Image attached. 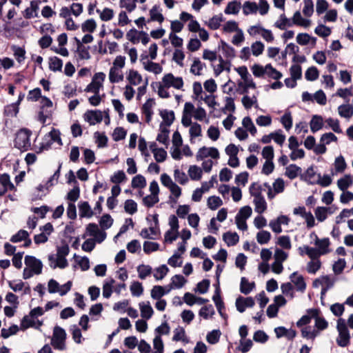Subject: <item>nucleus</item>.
Returning <instances> with one entry per match:
<instances>
[{
	"label": "nucleus",
	"instance_id": "nucleus-12",
	"mask_svg": "<svg viewBox=\"0 0 353 353\" xmlns=\"http://www.w3.org/2000/svg\"><path fill=\"white\" fill-rule=\"evenodd\" d=\"M285 181L283 179H276L272 183V186H269L268 192V199H272L276 194L282 193L285 190Z\"/></svg>",
	"mask_w": 353,
	"mask_h": 353
},
{
	"label": "nucleus",
	"instance_id": "nucleus-25",
	"mask_svg": "<svg viewBox=\"0 0 353 353\" xmlns=\"http://www.w3.org/2000/svg\"><path fill=\"white\" fill-rule=\"evenodd\" d=\"M14 188L10 181V176L7 174L0 175V196L3 195L8 190Z\"/></svg>",
	"mask_w": 353,
	"mask_h": 353
},
{
	"label": "nucleus",
	"instance_id": "nucleus-3",
	"mask_svg": "<svg viewBox=\"0 0 353 353\" xmlns=\"http://www.w3.org/2000/svg\"><path fill=\"white\" fill-rule=\"evenodd\" d=\"M234 70L241 77V80L237 82L240 93H248L249 89H256V83L254 82L246 66L242 65L235 68Z\"/></svg>",
	"mask_w": 353,
	"mask_h": 353
},
{
	"label": "nucleus",
	"instance_id": "nucleus-53",
	"mask_svg": "<svg viewBox=\"0 0 353 353\" xmlns=\"http://www.w3.org/2000/svg\"><path fill=\"white\" fill-rule=\"evenodd\" d=\"M334 166L335 173H343L345 170L347 168V163L342 155H339L335 159Z\"/></svg>",
	"mask_w": 353,
	"mask_h": 353
},
{
	"label": "nucleus",
	"instance_id": "nucleus-60",
	"mask_svg": "<svg viewBox=\"0 0 353 353\" xmlns=\"http://www.w3.org/2000/svg\"><path fill=\"white\" fill-rule=\"evenodd\" d=\"M168 139H169V130L164 126L163 125H160V133L158 134L157 140L163 144L167 145L168 144Z\"/></svg>",
	"mask_w": 353,
	"mask_h": 353
},
{
	"label": "nucleus",
	"instance_id": "nucleus-24",
	"mask_svg": "<svg viewBox=\"0 0 353 353\" xmlns=\"http://www.w3.org/2000/svg\"><path fill=\"white\" fill-rule=\"evenodd\" d=\"M290 279L291 282L295 285L296 290L304 292L306 288V283L302 275L298 274L296 272H293Z\"/></svg>",
	"mask_w": 353,
	"mask_h": 353
},
{
	"label": "nucleus",
	"instance_id": "nucleus-32",
	"mask_svg": "<svg viewBox=\"0 0 353 353\" xmlns=\"http://www.w3.org/2000/svg\"><path fill=\"white\" fill-rule=\"evenodd\" d=\"M353 184V178L349 174H345L337 181V187L343 192L347 190Z\"/></svg>",
	"mask_w": 353,
	"mask_h": 353
},
{
	"label": "nucleus",
	"instance_id": "nucleus-30",
	"mask_svg": "<svg viewBox=\"0 0 353 353\" xmlns=\"http://www.w3.org/2000/svg\"><path fill=\"white\" fill-rule=\"evenodd\" d=\"M170 291V288L167 287H163L161 285H154L150 292V296L153 299H161V297L168 294Z\"/></svg>",
	"mask_w": 353,
	"mask_h": 353
},
{
	"label": "nucleus",
	"instance_id": "nucleus-10",
	"mask_svg": "<svg viewBox=\"0 0 353 353\" xmlns=\"http://www.w3.org/2000/svg\"><path fill=\"white\" fill-rule=\"evenodd\" d=\"M83 118L90 125H94L101 122L103 119V112L99 110H87L83 114Z\"/></svg>",
	"mask_w": 353,
	"mask_h": 353
},
{
	"label": "nucleus",
	"instance_id": "nucleus-51",
	"mask_svg": "<svg viewBox=\"0 0 353 353\" xmlns=\"http://www.w3.org/2000/svg\"><path fill=\"white\" fill-rule=\"evenodd\" d=\"M319 334V331L311 326H305L301 330L302 336L307 339L314 340Z\"/></svg>",
	"mask_w": 353,
	"mask_h": 353
},
{
	"label": "nucleus",
	"instance_id": "nucleus-44",
	"mask_svg": "<svg viewBox=\"0 0 353 353\" xmlns=\"http://www.w3.org/2000/svg\"><path fill=\"white\" fill-rule=\"evenodd\" d=\"M115 283L112 278H108L104 281L103 285V296L105 299L110 297L112 293V288Z\"/></svg>",
	"mask_w": 353,
	"mask_h": 353
},
{
	"label": "nucleus",
	"instance_id": "nucleus-13",
	"mask_svg": "<svg viewBox=\"0 0 353 353\" xmlns=\"http://www.w3.org/2000/svg\"><path fill=\"white\" fill-rule=\"evenodd\" d=\"M319 313L320 312L317 309H310L308 310V314L315 320L316 330H318L319 332L326 329L328 325L327 321L323 317L321 316Z\"/></svg>",
	"mask_w": 353,
	"mask_h": 353
},
{
	"label": "nucleus",
	"instance_id": "nucleus-29",
	"mask_svg": "<svg viewBox=\"0 0 353 353\" xmlns=\"http://www.w3.org/2000/svg\"><path fill=\"white\" fill-rule=\"evenodd\" d=\"M150 19L148 21H157L159 23H162L165 19L160 7L157 5H154L149 11Z\"/></svg>",
	"mask_w": 353,
	"mask_h": 353
},
{
	"label": "nucleus",
	"instance_id": "nucleus-41",
	"mask_svg": "<svg viewBox=\"0 0 353 353\" xmlns=\"http://www.w3.org/2000/svg\"><path fill=\"white\" fill-rule=\"evenodd\" d=\"M8 283L9 287L14 292H19L24 289V292L26 294L30 291L29 286H26L25 283L21 280L9 281Z\"/></svg>",
	"mask_w": 353,
	"mask_h": 353
},
{
	"label": "nucleus",
	"instance_id": "nucleus-1",
	"mask_svg": "<svg viewBox=\"0 0 353 353\" xmlns=\"http://www.w3.org/2000/svg\"><path fill=\"white\" fill-rule=\"evenodd\" d=\"M183 87L184 81L181 77H176L171 72L166 73L157 83V94L161 98L168 99L170 97V88L183 90Z\"/></svg>",
	"mask_w": 353,
	"mask_h": 353
},
{
	"label": "nucleus",
	"instance_id": "nucleus-33",
	"mask_svg": "<svg viewBox=\"0 0 353 353\" xmlns=\"http://www.w3.org/2000/svg\"><path fill=\"white\" fill-rule=\"evenodd\" d=\"M274 26L279 30H284L288 28L293 26V24L292 23V19H289L285 16V14H282L275 21Z\"/></svg>",
	"mask_w": 353,
	"mask_h": 353
},
{
	"label": "nucleus",
	"instance_id": "nucleus-16",
	"mask_svg": "<svg viewBox=\"0 0 353 353\" xmlns=\"http://www.w3.org/2000/svg\"><path fill=\"white\" fill-rule=\"evenodd\" d=\"M42 321L36 319L30 315L25 316L21 322V329L24 330L29 327H34L39 330L42 325Z\"/></svg>",
	"mask_w": 353,
	"mask_h": 353
},
{
	"label": "nucleus",
	"instance_id": "nucleus-39",
	"mask_svg": "<svg viewBox=\"0 0 353 353\" xmlns=\"http://www.w3.org/2000/svg\"><path fill=\"white\" fill-rule=\"evenodd\" d=\"M253 203L254 205V211L259 214H261L267 210L268 205L263 196L254 198Z\"/></svg>",
	"mask_w": 353,
	"mask_h": 353
},
{
	"label": "nucleus",
	"instance_id": "nucleus-55",
	"mask_svg": "<svg viewBox=\"0 0 353 353\" xmlns=\"http://www.w3.org/2000/svg\"><path fill=\"white\" fill-rule=\"evenodd\" d=\"M137 270L139 278L141 280H144L152 274V268L149 265L141 264L137 267Z\"/></svg>",
	"mask_w": 353,
	"mask_h": 353
},
{
	"label": "nucleus",
	"instance_id": "nucleus-38",
	"mask_svg": "<svg viewBox=\"0 0 353 353\" xmlns=\"http://www.w3.org/2000/svg\"><path fill=\"white\" fill-rule=\"evenodd\" d=\"M310 126L311 131L314 133L323 127V119L320 115H313L310 122Z\"/></svg>",
	"mask_w": 353,
	"mask_h": 353
},
{
	"label": "nucleus",
	"instance_id": "nucleus-46",
	"mask_svg": "<svg viewBox=\"0 0 353 353\" xmlns=\"http://www.w3.org/2000/svg\"><path fill=\"white\" fill-rule=\"evenodd\" d=\"M241 4L238 1H232L228 3L224 12L226 14H237L240 11Z\"/></svg>",
	"mask_w": 353,
	"mask_h": 353
},
{
	"label": "nucleus",
	"instance_id": "nucleus-45",
	"mask_svg": "<svg viewBox=\"0 0 353 353\" xmlns=\"http://www.w3.org/2000/svg\"><path fill=\"white\" fill-rule=\"evenodd\" d=\"M11 50L17 62L20 64L23 63L26 59L25 49L17 46H12Z\"/></svg>",
	"mask_w": 353,
	"mask_h": 353
},
{
	"label": "nucleus",
	"instance_id": "nucleus-23",
	"mask_svg": "<svg viewBox=\"0 0 353 353\" xmlns=\"http://www.w3.org/2000/svg\"><path fill=\"white\" fill-rule=\"evenodd\" d=\"M146 0H119L120 8L124 9L128 12H132L137 8V3H144Z\"/></svg>",
	"mask_w": 353,
	"mask_h": 353
},
{
	"label": "nucleus",
	"instance_id": "nucleus-57",
	"mask_svg": "<svg viewBox=\"0 0 353 353\" xmlns=\"http://www.w3.org/2000/svg\"><path fill=\"white\" fill-rule=\"evenodd\" d=\"M185 55L182 49L176 48L174 50L172 54V61H174L179 66L183 67Z\"/></svg>",
	"mask_w": 353,
	"mask_h": 353
},
{
	"label": "nucleus",
	"instance_id": "nucleus-17",
	"mask_svg": "<svg viewBox=\"0 0 353 353\" xmlns=\"http://www.w3.org/2000/svg\"><path fill=\"white\" fill-rule=\"evenodd\" d=\"M292 19L293 26H301L303 28H308L312 24V21L309 19L304 18L299 10L296 11Z\"/></svg>",
	"mask_w": 353,
	"mask_h": 353
},
{
	"label": "nucleus",
	"instance_id": "nucleus-36",
	"mask_svg": "<svg viewBox=\"0 0 353 353\" xmlns=\"http://www.w3.org/2000/svg\"><path fill=\"white\" fill-rule=\"evenodd\" d=\"M205 66V63H202L199 58H194L190 72L195 76H201Z\"/></svg>",
	"mask_w": 353,
	"mask_h": 353
},
{
	"label": "nucleus",
	"instance_id": "nucleus-64",
	"mask_svg": "<svg viewBox=\"0 0 353 353\" xmlns=\"http://www.w3.org/2000/svg\"><path fill=\"white\" fill-rule=\"evenodd\" d=\"M215 314V311L212 305H208L202 307L199 312V315L204 319H208L212 318Z\"/></svg>",
	"mask_w": 353,
	"mask_h": 353
},
{
	"label": "nucleus",
	"instance_id": "nucleus-9",
	"mask_svg": "<svg viewBox=\"0 0 353 353\" xmlns=\"http://www.w3.org/2000/svg\"><path fill=\"white\" fill-rule=\"evenodd\" d=\"M219 157V152L218 149L214 147L203 146L198 150L196 154L197 161H202L208 157H210L212 160H218Z\"/></svg>",
	"mask_w": 353,
	"mask_h": 353
},
{
	"label": "nucleus",
	"instance_id": "nucleus-37",
	"mask_svg": "<svg viewBox=\"0 0 353 353\" xmlns=\"http://www.w3.org/2000/svg\"><path fill=\"white\" fill-rule=\"evenodd\" d=\"M154 104L152 99H148L142 106V112L145 116V121L149 123L151 121L153 114L152 107Z\"/></svg>",
	"mask_w": 353,
	"mask_h": 353
},
{
	"label": "nucleus",
	"instance_id": "nucleus-18",
	"mask_svg": "<svg viewBox=\"0 0 353 353\" xmlns=\"http://www.w3.org/2000/svg\"><path fill=\"white\" fill-rule=\"evenodd\" d=\"M214 73L218 77L223 71L229 72L230 71L231 63L228 60H224L221 57L219 58V63L212 65Z\"/></svg>",
	"mask_w": 353,
	"mask_h": 353
},
{
	"label": "nucleus",
	"instance_id": "nucleus-19",
	"mask_svg": "<svg viewBox=\"0 0 353 353\" xmlns=\"http://www.w3.org/2000/svg\"><path fill=\"white\" fill-rule=\"evenodd\" d=\"M314 245L321 255L326 254L330 252L329 248L330 242L328 238L319 239L316 234Z\"/></svg>",
	"mask_w": 353,
	"mask_h": 353
},
{
	"label": "nucleus",
	"instance_id": "nucleus-4",
	"mask_svg": "<svg viewBox=\"0 0 353 353\" xmlns=\"http://www.w3.org/2000/svg\"><path fill=\"white\" fill-rule=\"evenodd\" d=\"M32 132L26 128L19 130L15 135L14 146L23 151H27L30 148V136Z\"/></svg>",
	"mask_w": 353,
	"mask_h": 353
},
{
	"label": "nucleus",
	"instance_id": "nucleus-63",
	"mask_svg": "<svg viewBox=\"0 0 353 353\" xmlns=\"http://www.w3.org/2000/svg\"><path fill=\"white\" fill-rule=\"evenodd\" d=\"M76 263L79 265L82 271H86L90 268V260L86 256H79L77 254L74 255Z\"/></svg>",
	"mask_w": 353,
	"mask_h": 353
},
{
	"label": "nucleus",
	"instance_id": "nucleus-50",
	"mask_svg": "<svg viewBox=\"0 0 353 353\" xmlns=\"http://www.w3.org/2000/svg\"><path fill=\"white\" fill-rule=\"evenodd\" d=\"M161 116L163 120L161 125L166 126L167 128L173 123L174 120V114L173 111L163 110L161 112Z\"/></svg>",
	"mask_w": 353,
	"mask_h": 353
},
{
	"label": "nucleus",
	"instance_id": "nucleus-26",
	"mask_svg": "<svg viewBox=\"0 0 353 353\" xmlns=\"http://www.w3.org/2000/svg\"><path fill=\"white\" fill-rule=\"evenodd\" d=\"M10 241L13 243L25 241L24 245L26 247L29 246L32 243L31 239L29 238V233L24 230H20L17 234L11 237Z\"/></svg>",
	"mask_w": 353,
	"mask_h": 353
},
{
	"label": "nucleus",
	"instance_id": "nucleus-35",
	"mask_svg": "<svg viewBox=\"0 0 353 353\" xmlns=\"http://www.w3.org/2000/svg\"><path fill=\"white\" fill-rule=\"evenodd\" d=\"M187 283V279H185L181 274H175L171 278V282L168 285V288L172 289H180L183 287V285Z\"/></svg>",
	"mask_w": 353,
	"mask_h": 353
},
{
	"label": "nucleus",
	"instance_id": "nucleus-21",
	"mask_svg": "<svg viewBox=\"0 0 353 353\" xmlns=\"http://www.w3.org/2000/svg\"><path fill=\"white\" fill-rule=\"evenodd\" d=\"M139 307L141 312V316L145 320L152 318L154 310L149 301H141L139 303Z\"/></svg>",
	"mask_w": 353,
	"mask_h": 353
},
{
	"label": "nucleus",
	"instance_id": "nucleus-40",
	"mask_svg": "<svg viewBox=\"0 0 353 353\" xmlns=\"http://www.w3.org/2000/svg\"><path fill=\"white\" fill-rule=\"evenodd\" d=\"M79 215L81 217L90 218L93 216V211L87 201H81L79 203Z\"/></svg>",
	"mask_w": 353,
	"mask_h": 353
},
{
	"label": "nucleus",
	"instance_id": "nucleus-34",
	"mask_svg": "<svg viewBox=\"0 0 353 353\" xmlns=\"http://www.w3.org/2000/svg\"><path fill=\"white\" fill-rule=\"evenodd\" d=\"M296 41L297 43L301 46H306L309 43L315 45L316 43V38L311 37L307 33H299L296 35Z\"/></svg>",
	"mask_w": 353,
	"mask_h": 353
},
{
	"label": "nucleus",
	"instance_id": "nucleus-49",
	"mask_svg": "<svg viewBox=\"0 0 353 353\" xmlns=\"http://www.w3.org/2000/svg\"><path fill=\"white\" fill-rule=\"evenodd\" d=\"M188 175L192 180L199 181L202 177V169L197 165H190L188 171Z\"/></svg>",
	"mask_w": 353,
	"mask_h": 353
},
{
	"label": "nucleus",
	"instance_id": "nucleus-54",
	"mask_svg": "<svg viewBox=\"0 0 353 353\" xmlns=\"http://www.w3.org/2000/svg\"><path fill=\"white\" fill-rule=\"evenodd\" d=\"M223 21L222 14H217L210 18L205 24L212 30H217L221 26V22Z\"/></svg>",
	"mask_w": 353,
	"mask_h": 353
},
{
	"label": "nucleus",
	"instance_id": "nucleus-61",
	"mask_svg": "<svg viewBox=\"0 0 353 353\" xmlns=\"http://www.w3.org/2000/svg\"><path fill=\"white\" fill-rule=\"evenodd\" d=\"M168 190L170 192V195L169 196L170 200L174 203H177L178 199L182 193L181 188L176 183H175L172 187L168 188Z\"/></svg>",
	"mask_w": 353,
	"mask_h": 353
},
{
	"label": "nucleus",
	"instance_id": "nucleus-27",
	"mask_svg": "<svg viewBox=\"0 0 353 353\" xmlns=\"http://www.w3.org/2000/svg\"><path fill=\"white\" fill-rule=\"evenodd\" d=\"M140 234L143 239H157L160 235V230L156 225L154 227L143 229Z\"/></svg>",
	"mask_w": 353,
	"mask_h": 353
},
{
	"label": "nucleus",
	"instance_id": "nucleus-22",
	"mask_svg": "<svg viewBox=\"0 0 353 353\" xmlns=\"http://www.w3.org/2000/svg\"><path fill=\"white\" fill-rule=\"evenodd\" d=\"M243 94L244 95L241 99V103L245 109L248 110L250 109L252 107H258V92H256V94H254L252 96H249L248 93Z\"/></svg>",
	"mask_w": 353,
	"mask_h": 353
},
{
	"label": "nucleus",
	"instance_id": "nucleus-43",
	"mask_svg": "<svg viewBox=\"0 0 353 353\" xmlns=\"http://www.w3.org/2000/svg\"><path fill=\"white\" fill-rule=\"evenodd\" d=\"M239 29V23L233 20L228 21L222 26V32L225 34L234 33Z\"/></svg>",
	"mask_w": 353,
	"mask_h": 353
},
{
	"label": "nucleus",
	"instance_id": "nucleus-20",
	"mask_svg": "<svg viewBox=\"0 0 353 353\" xmlns=\"http://www.w3.org/2000/svg\"><path fill=\"white\" fill-rule=\"evenodd\" d=\"M143 68L150 72L154 74H159L163 72V67L158 63L153 62L150 60H145L141 59Z\"/></svg>",
	"mask_w": 353,
	"mask_h": 353
},
{
	"label": "nucleus",
	"instance_id": "nucleus-31",
	"mask_svg": "<svg viewBox=\"0 0 353 353\" xmlns=\"http://www.w3.org/2000/svg\"><path fill=\"white\" fill-rule=\"evenodd\" d=\"M339 115L345 118L347 120H350L353 116V105L346 103L339 105L337 108Z\"/></svg>",
	"mask_w": 353,
	"mask_h": 353
},
{
	"label": "nucleus",
	"instance_id": "nucleus-8",
	"mask_svg": "<svg viewBox=\"0 0 353 353\" xmlns=\"http://www.w3.org/2000/svg\"><path fill=\"white\" fill-rule=\"evenodd\" d=\"M72 286V282L69 281L61 285L56 280L51 279L48 283V290L50 294L58 293L60 296L65 295Z\"/></svg>",
	"mask_w": 353,
	"mask_h": 353
},
{
	"label": "nucleus",
	"instance_id": "nucleus-6",
	"mask_svg": "<svg viewBox=\"0 0 353 353\" xmlns=\"http://www.w3.org/2000/svg\"><path fill=\"white\" fill-rule=\"evenodd\" d=\"M105 77V74L103 72L95 73L92 78L91 82L86 86L84 91L92 94H99L100 91L103 89Z\"/></svg>",
	"mask_w": 353,
	"mask_h": 353
},
{
	"label": "nucleus",
	"instance_id": "nucleus-7",
	"mask_svg": "<svg viewBox=\"0 0 353 353\" xmlns=\"http://www.w3.org/2000/svg\"><path fill=\"white\" fill-rule=\"evenodd\" d=\"M336 282V278L332 275H324L315 279L313 285L315 288H321V296H324L326 292L331 289Z\"/></svg>",
	"mask_w": 353,
	"mask_h": 353
},
{
	"label": "nucleus",
	"instance_id": "nucleus-52",
	"mask_svg": "<svg viewBox=\"0 0 353 353\" xmlns=\"http://www.w3.org/2000/svg\"><path fill=\"white\" fill-rule=\"evenodd\" d=\"M242 125L247 132H249L252 136H255L257 130L250 117H244L242 120Z\"/></svg>",
	"mask_w": 353,
	"mask_h": 353
},
{
	"label": "nucleus",
	"instance_id": "nucleus-59",
	"mask_svg": "<svg viewBox=\"0 0 353 353\" xmlns=\"http://www.w3.org/2000/svg\"><path fill=\"white\" fill-rule=\"evenodd\" d=\"M330 210H331V208L321 207V206L317 207L314 210V214H315L316 219L319 222L324 221L327 217L328 211Z\"/></svg>",
	"mask_w": 353,
	"mask_h": 353
},
{
	"label": "nucleus",
	"instance_id": "nucleus-14",
	"mask_svg": "<svg viewBox=\"0 0 353 353\" xmlns=\"http://www.w3.org/2000/svg\"><path fill=\"white\" fill-rule=\"evenodd\" d=\"M25 264L36 274H40L42 272L43 264L39 259L34 256H26L25 257Z\"/></svg>",
	"mask_w": 353,
	"mask_h": 353
},
{
	"label": "nucleus",
	"instance_id": "nucleus-62",
	"mask_svg": "<svg viewBox=\"0 0 353 353\" xmlns=\"http://www.w3.org/2000/svg\"><path fill=\"white\" fill-rule=\"evenodd\" d=\"M350 335L349 331L339 332L336 343L341 347H346L350 343Z\"/></svg>",
	"mask_w": 353,
	"mask_h": 353
},
{
	"label": "nucleus",
	"instance_id": "nucleus-47",
	"mask_svg": "<svg viewBox=\"0 0 353 353\" xmlns=\"http://www.w3.org/2000/svg\"><path fill=\"white\" fill-rule=\"evenodd\" d=\"M99 18L103 21H109L114 18V12L112 8H104L103 10H97Z\"/></svg>",
	"mask_w": 353,
	"mask_h": 353
},
{
	"label": "nucleus",
	"instance_id": "nucleus-48",
	"mask_svg": "<svg viewBox=\"0 0 353 353\" xmlns=\"http://www.w3.org/2000/svg\"><path fill=\"white\" fill-rule=\"evenodd\" d=\"M223 239L228 246H232L239 242V237L236 232H228L223 234Z\"/></svg>",
	"mask_w": 353,
	"mask_h": 353
},
{
	"label": "nucleus",
	"instance_id": "nucleus-28",
	"mask_svg": "<svg viewBox=\"0 0 353 353\" xmlns=\"http://www.w3.org/2000/svg\"><path fill=\"white\" fill-rule=\"evenodd\" d=\"M59 174L56 172L54 175L46 182L45 185L40 184L36 188L38 192L37 196L41 197L44 196L48 191V188L54 185L53 181H57Z\"/></svg>",
	"mask_w": 353,
	"mask_h": 353
},
{
	"label": "nucleus",
	"instance_id": "nucleus-2",
	"mask_svg": "<svg viewBox=\"0 0 353 353\" xmlns=\"http://www.w3.org/2000/svg\"><path fill=\"white\" fill-rule=\"evenodd\" d=\"M125 57L122 55L117 56L113 60L108 73V79L111 83H119L123 81V69L125 65Z\"/></svg>",
	"mask_w": 353,
	"mask_h": 353
},
{
	"label": "nucleus",
	"instance_id": "nucleus-5",
	"mask_svg": "<svg viewBox=\"0 0 353 353\" xmlns=\"http://www.w3.org/2000/svg\"><path fill=\"white\" fill-rule=\"evenodd\" d=\"M66 332L61 327L56 326L54 328L51 344L56 350L63 351L66 349Z\"/></svg>",
	"mask_w": 353,
	"mask_h": 353
},
{
	"label": "nucleus",
	"instance_id": "nucleus-11",
	"mask_svg": "<svg viewBox=\"0 0 353 353\" xmlns=\"http://www.w3.org/2000/svg\"><path fill=\"white\" fill-rule=\"evenodd\" d=\"M125 79L128 85L132 86H138L141 85L145 80L139 71L131 68L126 71Z\"/></svg>",
	"mask_w": 353,
	"mask_h": 353
},
{
	"label": "nucleus",
	"instance_id": "nucleus-42",
	"mask_svg": "<svg viewBox=\"0 0 353 353\" xmlns=\"http://www.w3.org/2000/svg\"><path fill=\"white\" fill-rule=\"evenodd\" d=\"M301 172V168L295 164H290L285 168V175L290 179L296 178Z\"/></svg>",
	"mask_w": 353,
	"mask_h": 353
},
{
	"label": "nucleus",
	"instance_id": "nucleus-56",
	"mask_svg": "<svg viewBox=\"0 0 353 353\" xmlns=\"http://www.w3.org/2000/svg\"><path fill=\"white\" fill-rule=\"evenodd\" d=\"M255 284L254 282L250 283L248 280L242 277L241 279L240 290L244 294H248L254 288Z\"/></svg>",
	"mask_w": 353,
	"mask_h": 353
},
{
	"label": "nucleus",
	"instance_id": "nucleus-58",
	"mask_svg": "<svg viewBox=\"0 0 353 353\" xmlns=\"http://www.w3.org/2000/svg\"><path fill=\"white\" fill-rule=\"evenodd\" d=\"M252 54L254 57L261 55L265 50V45L261 41H256L250 46Z\"/></svg>",
	"mask_w": 353,
	"mask_h": 353
},
{
	"label": "nucleus",
	"instance_id": "nucleus-15",
	"mask_svg": "<svg viewBox=\"0 0 353 353\" xmlns=\"http://www.w3.org/2000/svg\"><path fill=\"white\" fill-rule=\"evenodd\" d=\"M255 304L254 300L252 297H243L239 296L236 299L235 305L236 310L242 313L245 311L248 307H252Z\"/></svg>",
	"mask_w": 353,
	"mask_h": 353
}]
</instances>
